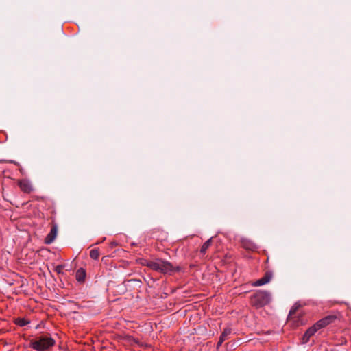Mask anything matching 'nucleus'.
I'll return each mask as SVG.
<instances>
[{
    "mask_svg": "<svg viewBox=\"0 0 351 351\" xmlns=\"http://www.w3.org/2000/svg\"><path fill=\"white\" fill-rule=\"evenodd\" d=\"M58 230L56 226H53L50 230V232L47 235L45 238V243L51 244L53 243L57 236Z\"/></svg>",
    "mask_w": 351,
    "mask_h": 351,
    "instance_id": "423d86ee",
    "label": "nucleus"
},
{
    "mask_svg": "<svg viewBox=\"0 0 351 351\" xmlns=\"http://www.w3.org/2000/svg\"><path fill=\"white\" fill-rule=\"evenodd\" d=\"M61 269V267H57V270L60 271Z\"/></svg>",
    "mask_w": 351,
    "mask_h": 351,
    "instance_id": "6ab92c4d",
    "label": "nucleus"
},
{
    "mask_svg": "<svg viewBox=\"0 0 351 351\" xmlns=\"http://www.w3.org/2000/svg\"><path fill=\"white\" fill-rule=\"evenodd\" d=\"M318 329L317 328V326H315V325H313V326L310 327L306 331V332L307 333L308 335H310V337L313 336L317 330Z\"/></svg>",
    "mask_w": 351,
    "mask_h": 351,
    "instance_id": "9b49d317",
    "label": "nucleus"
},
{
    "mask_svg": "<svg viewBox=\"0 0 351 351\" xmlns=\"http://www.w3.org/2000/svg\"><path fill=\"white\" fill-rule=\"evenodd\" d=\"M211 242H212V238L209 239L208 240H207L202 246L201 249H200V253L201 254H204L206 252V250H208V248L210 247V245H211Z\"/></svg>",
    "mask_w": 351,
    "mask_h": 351,
    "instance_id": "6e6552de",
    "label": "nucleus"
},
{
    "mask_svg": "<svg viewBox=\"0 0 351 351\" xmlns=\"http://www.w3.org/2000/svg\"><path fill=\"white\" fill-rule=\"evenodd\" d=\"M19 186L24 193H29L33 191L32 184L27 180H22L19 181Z\"/></svg>",
    "mask_w": 351,
    "mask_h": 351,
    "instance_id": "20e7f679",
    "label": "nucleus"
},
{
    "mask_svg": "<svg viewBox=\"0 0 351 351\" xmlns=\"http://www.w3.org/2000/svg\"><path fill=\"white\" fill-rule=\"evenodd\" d=\"M86 277V271L84 269L80 268L76 271V279L79 282H82L84 280Z\"/></svg>",
    "mask_w": 351,
    "mask_h": 351,
    "instance_id": "0eeeda50",
    "label": "nucleus"
},
{
    "mask_svg": "<svg viewBox=\"0 0 351 351\" xmlns=\"http://www.w3.org/2000/svg\"><path fill=\"white\" fill-rule=\"evenodd\" d=\"M231 329L229 328H224L223 331L222 332L220 338L222 339L226 340L228 337L231 334Z\"/></svg>",
    "mask_w": 351,
    "mask_h": 351,
    "instance_id": "1a4fd4ad",
    "label": "nucleus"
},
{
    "mask_svg": "<svg viewBox=\"0 0 351 351\" xmlns=\"http://www.w3.org/2000/svg\"><path fill=\"white\" fill-rule=\"evenodd\" d=\"M315 326H317V329H319V328H324V327L326 326L327 324H326V322H325V320L323 318V319H320L319 321H318L315 324Z\"/></svg>",
    "mask_w": 351,
    "mask_h": 351,
    "instance_id": "f8f14e48",
    "label": "nucleus"
},
{
    "mask_svg": "<svg viewBox=\"0 0 351 351\" xmlns=\"http://www.w3.org/2000/svg\"><path fill=\"white\" fill-rule=\"evenodd\" d=\"M90 256L93 258V259H97L99 256V250H97V249H93V250H91L90 252Z\"/></svg>",
    "mask_w": 351,
    "mask_h": 351,
    "instance_id": "9d476101",
    "label": "nucleus"
},
{
    "mask_svg": "<svg viewBox=\"0 0 351 351\" xmlns=\"http://www.w3.org/2000/svg\"><path fill=\"white\" fill-rule=\"evenodd\" d=\"M225 340L224 339H222L219 337V340L217 343V348H219L222 343Z\"/></svg>",
    "mask_w": 351,
    "mask_h": 351,
    "instance_id": "dca6fc26",
    "label": "nucleus"
},
{
    "mask_svg": "<svg viewBox=\"0 0 351 351\" xmlns=\"http://www.w3.org/2000/svg\"><path fill=\"white\" fill-rule=\"evenodd\" d=\"M271 300V293L267 291H259L255 293L251 298V302L256 308L267 305Z\"/></svg>",
    "mask_w": 351,
    "mask_h": 351,
    "instance_id": "7ed1b4c3",
    "label": "nucleus"
},
{
    "mask_svg": "<svg viewBox=\"0 0 351 351\" xmlns=\"http://www.w3.org/2000/svg\"><path fill=\"white\" fill-rule=\"evenodd\" d=\"M149 262H152V261H148V260H144L143 262L142 263V264L143 265H146L147 267V263H149Z\"/></svg>",
    "mask_w": 351,
    "mask_h": 351,
    "instance_id": "f3484780",
    "label": "nucleus"
},
{
    "mask_svg": "<svg viewBox=\"0 0 351 351\" xmlns=\"http://www.w3.org/2000/svg\"><path fill=\"white\" fill-rule=\"evenodd\" d=\"M272 278L270 272H267L265 276L253 283L254 286H262L268 283Z\"/></svg>",
    "mask_w": 351,
    "mask_h": 351,
    "instance_id": "39448f33",
    "label": "nucleus"
},
{
    "mask_svg": "<svg viewBox=\"0 0 351 351\" xmlns=\"http://www.w3.org/2000/svg\"><path fill=\"white\" fill-rule=\"evenodd\" d=\"M295 311V308H291L289 311V315L294 314Z\"/></svg>",
    "mask_w": 351,
    "mask_h": 351,
    "instance_id": "a211bd4d",
    "label": "nucleus"
},
{
    "mask_svg": "<svg viewBox=\"0 0 351 351\" xmlns=\"http://www.w3.org/2000/svg\"><path fill=\"white\" fill-rule=\"evenodd\" d=\"M56 341L49 335H41L30 341L29 346L37 351H47L55 345Z\"/></svg>",
    "mask_w": 351,
    "mask_h": 351,
    "instance_id": "f257e3e1",
    "label": "nucleus"
},
{
    "mask_svg": "<svg viewBox=\"0 0 351 351\" xmlns=\"http://www.w3.org/2000/svg\"><path fill=\"white\" fill-rule=\"evenodd\" d=\"M324 319L326 322L327 325H328L329 324H330L335 319V317H333V316H327V317H324Z\"/></svg>",
    "mask_w": 351,
    "mask_h": 351,
    "instance_id": "4468645a",
    "label": "nucleus"
},
{
    "mask_svg": "<svg viewBox=\"0 0 351 351\" xmlns=\"http://www.w3.org/2000/svg\"><path fill=\"white\" fill-rule=\"evenodd\" d=\"M147 264L149 269L163 274H168L175 270V267L170 262L161 258H156Z\"/></svg>",
    "mask_w": 351,
    "mask_h": 351,
    "instance_id": "f03ea898",
    "label": "nucleus"
},
{
    "mask_svg": "<svg viewBox=\"0 0 351 351\" xmlns=\"http://www.w3.org/2000/svg\"><path fill=\"white\" fill-rule=\"evenodd\" d=\"M310 337H311L310 335H308L307 333L305 332L302 337V343H306L308 341Z\"/></svg>",
    "mask_w": 351,
    "mask_h": 351,
    "instance_id": "2eb2a0df",
    "label": "nucleus"
},
{
    "mask_svg": "<svg viewBox=\"0 0 351 351\" xmlns=\"http://www.w3.org/2000/svg\"><path fill=\"white\" fill-rule=\"evenodd\" d=\"M16 324L20 326H24L29 324V322L25 319H18Z\"/></svg>",
    "mask_w": 351,
    "mask_h": 351,
    "instance_id": "ddd939ff",
    "label": "nucleus"
}]
</instances>
